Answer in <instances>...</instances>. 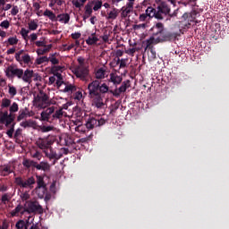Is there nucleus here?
<instances>
[{
	"label": "nucleus",
	"instance_id": "obj_1",
	"mask_svg": "<svg viewBox=\"0 0 229 229\" xmlns=\"http://www.w3.org/2000/svg\"><path fill=\"white\" fill-rule=\"evenodd\" d=\"M149 32L152 36L144 42V45H146L145 51L149 50L153 57L157 55L154 45L174 41L178 37L176 32L165 31L162 22H157L154 25Z\"/></svg>",
	"mask_w": 229,
	"mask_h": 229
},
{
	"label": "nucleus",
	"instance_id": "obj_2",
	"mask_svg": "<svg viewBox=\"0 0 229 229\" xmlns=\"http://www.w3.org/2000/svg\"><path fill=\"white\" fill-rule=\"evenodd\" d=\"M89 98L92 99L93 105L98 109H104L106 107V94L109 92V87L106 83H101L99 80L92 81L88 85Z\"/></svg>",
	"mask_w": 229,
	"mask_h": 229
},
{
	"label": "nucleus",
	"instance_id": "obj_3",
	"mask_svg": "<svg viewBox=\"0 0 229 229\" xmlns=\"http://www.w3.org/2000/svg\"><path fill=\"white\" fill-rule=\"evenodd\" d=\"M30 157L33 159L23 158L22 165L26 169L34 168L37 171H43L45 173L50 171L51 165L47 160L40 161L43 155L39 150L31 151ZM38 161L40 162L38 163Z\"/></svg>",
	"mask_w": 229,
	"mask_h": 229
},
{
	"label": "nucleus",
	"instance_id": "obj_4",
	"mask_svg": "<svg viewBox=\"0 0 229 229\" xmlns=\"http://www.w3.org/2000/svg\"><path fill=\"white\" fill-rule=\"evenodd\" d=\"M77 61L79 64L75 66L73 73L81 81H86L89 75V65L86 64L85 58L82 56H79Z\"/></svg>",
	"mask_w": 229,
	"mask_h": 229
},
{
	"label": "nucleus",
	"instance_id": "obj_5",
	"mask_svg": "<svg viewBox=\"0 0 229 229\" xmlns=\"http://www.w3.org/2000/svg\"><path fill=\"white\" fill-rule=\"evenodd\" d=\"M14 182L21 189L33 190L36 183L34 176H30L27 178H22L21 176H17L14 178Z\"/></svg>",
	"mask_w": 229,
	"mask_h": 229
},
{
	"label": "nucleus",
	"instance_id": "obj_6",
	"mask_svg": "<svg viewBox=\"0 0 229 229\" xmlns=\"http://www.w3.org/2000/svg\"><path fill=\"white\" fill-rule=\"evenodd\" d=\"M33 102L37 107L41 109H45L50 106L49 97L43 90H40L39 93L35 96Z\"/></svg>",
	"mask_w": 229,
	"mask_h": 229
},
{
	"label": "nucleus",
	"instance_id": "obj_7",
	"mask_svg": "<svg viewBox=\"0 0 229 229\" xmlns=\"http://www.w3.org/2000/svg\"><path fill=\"white\" fill-rule=\"evenodd\" d=\"M26 212L29 214L41 215L44 213V209L38 200H29L27 202V208L21 211V215H24Z\"/></svg>",
	"mask_w": 229,
	"mask_h": 229
},
{
	"label": "nucleus",
	"instance_id": "obj_8",
	"mask_svg": "<svg viewBox=\"0 0 229 229\" xmlns=\"http://www.w3.org/2000/svg\"><path fill=\"white\" fill-rule=\"evenodd\" d=\"M23 75V69L18 68L16 65L11 64L9 65L5 70V76L9 80H13L14 78H17L18 80H21Z\"/></svg>",
	"mask_w": 229,
	"mask_h": 229
},
{
	"label": "nucleus",
	"instance_id": "obj_9",
	"mask_svg": "<svg viewBox=\"0 0 229 229\" xmlns=\"http://www.w3.org/2000/svg\"><path fill=\"white\" fill-rule=\"evenodd\" d=\"M15 60L21 64L22 63L26 65H30L33 64L30 55L25 53L24 50H20L15 53Z\"/></svg>",
	"mask_w": 229,
	"mask_h": 229
},
{
	"label": "nucleus",
	"instance_id": "obj_10",
	"mask_svg": "<svg viewBox=\"0 0 229 229\" xmlns=\"http://www.w3.org/2000/svg\"><path fill=\"white\" fill-rule=\"evenodd\" d=\"M13 123V116L8 114V111L2 112L0 111V123L4 124L6 128Z\"/></svg>",
	"mask_w": 229,
	"mask_h": 229
},
{
	"label": "nucleus",
	"instance_id": "obj_11",
	"mask_svg": "<svg viewBox=\"0 0 229 229\" xmlns=\"http://www.w3.org/2000/svg\"><path fill=\"white\" fill-rule=\"evenodd\" d=\"M36 73L33 72V70L27 69L23 71L22 77L21 80H22L24 82L30 84L32 82V78L35 77ZM39 76L38 74L36 75L35 81H38Z\"/></svg>",
	"mask_w": 229,
	"mask_h": 229
},
{
	"label": "nucleus",
	"instance_id": "obj_12",
	"mask_svg": "<svg viewBox=\"0 0 229 229\" xmlns=\"http://www.w3.org/2000/svg\"><path fill=\"white\" fill-rule=\"evenodd\" d=\"M36 145L38 147L39 149L43 150V152L50 148V142L47 139L45 138L37 139Z\"/></svg>",
	"mask_w": 229,
	"mask_h": 229
},
{
	"label": "nucleus",
	"instance_id": "obj_13",
	"mask_svg": "<svg viewBox=\"0 0 229 229\" xmlns=\"http://www.w3.org/2000/svg\"><path fill=\"white\" fill-rule=\"evenodd\" d=\"M50 152H48L47 149L44 150V153L47 158H49L50 161L54 160L52 165H55L56 161L60 159V157L56 154L55 151L52 149L51 147H49Z\"/></svg>",
	"mask_w": 229,
	"mask_h": 229
},
{
	"label": "nucleus",
	"instance_id": "obj_14",
	"mask_svg": "<svg viewBox=\"0 0 229 229\" xmlns=\"http://www.w3.org/2000/svg\"><path fill=\"white\" fill-rule=\"evenodd\" d=\"M123 77L118 75L116 72L110 73L109 82L113 83L114 86H118L122 83Z\"/></svg>",
	"mask_w": 229,
	"mask_h": 229
},
{
	"label": "nucleus",
	"instance_id": "obj_15",
	"mask_svg": "<svg viewBox=\"0 0 229 229\" xmlns=\"http://www.w3.org/2000/svg\"><path fill=\"white\" fill-rule=\"evenodd\" d=\"M127 62H128L127 58H122V59L117 58V59H114L112 64H114V67H116L120 64V69H124L127 66Z\"/></svg>",
	"mask_w": 229,
	"mask_h": 229
},
{
	"label": "nucleus",
	"instance_id": "obj_16",
	"mask_svg": "<svg viewBox=\"0 0 229 229\" xmlns=\"http://www.w3.org/2000/svg\"><path fill=\"white\" fill-rule=\"evenodd\" d=\"M74 125H76L75 131L79 133L84 134L88 131L87 124H82L81 122H75Z\"/></svg>",
	"mask_w": 229,
	"mask_h": 229
},
{
	"label": "nucleus",
	"instance_id": "obj_17",
	"mask_svg": "<svg viewBox=\"0 0 229 229\" xmlns=\"http://www.w3.org/2000/svg\"><path fill=\"white\" fill-rule=\"evenodd\" d=\"M86 126L88 130H92L95 127H98V118L90 116L86 123Z\"/></svg>",
	"mask_w": 229,
	"mask_h": 229
},
{
	"label": "nucleus",
	"instance_id": "obj_18",
	"mask_svg": "<svg viewBox=\"0 0 229 229\" xmlns=\"http://www.w3.org/2000/svg\"><path fill=\"white\" fill-rule=\"evenodd\" d=\"M21 127L27 129V128H34L36 126V121L32 120V119H29L26 121H22L20 123Z\"/></svg>",
	"mask_w": 229,
	"mask_h": 229
},
{
	"label": "nucleus",
	"instance_id": "obj_19",
	"mask_svg": "<svg viewBox=\"0 0 229 229\" xmlns=\"http://www.w3.org/2000/svg\"><path fill=\"white\" fill-rule=\"evenodd\" d=\"M92 13H93L92 5L91 4L88 3L85 5V13L83 15V21H86L87 19H89Z\"/></svg>",
	"mask_w": 229,
	"mask_h": 229
},
{
	"label": "nucleus",
	"instance_id": "obj_20",
	"mask_svg": "<svg viewBox=\"0 0 229 229\" xmlns=\"http://www.w3.org/2000/svg\"><path fill=\"white\" fill-rule=\"evenodd\" d=\"M158 10L159 13H163V14H169L171 12V9L169 7V5L165 3H162L159 6H158Z\"/></svg>",
	"mask_w": 229,
	"mask_h": 229
},
{
	"label": "nucleus",
	"instance_id": "obj_21",
	"mask_svg": "<svg viewBox=\"0 0 229 229\" xmlns=\"http://www.w3.org/2000/svg\"><path fill=\"white\" fill-rule=\"evenodd\" d=\"M37 177V189H43V188H47V184L44 182V177L42 175H36Z\"/></svg>",
	"mask_w": 229,
	"mask_h": 229
},
{
	"label": "nucleus",
	"instance_id": "obj_22",
	"mask_svg": "<svg viewBox=\"0 0 229 229\" xmlns=\"http://www.w3.org/2000/svg\"><path fill=\"white\" fill-rule=\"evenodd\" d=\"M57 19L59 22L68 24V22L70 21V14L69 13L58 14Z\"/></svg>",
	"mask_w": 229,
	"mask_h": 229
},
{
	"label": "nucleus",
	"instance_id": "obj_23",
	"mask_svg": "<svg viewBox=\"0 0 229 229\" xmlns=\"http://www.w3.org/2000/svg\"><path fill=\"white\" fill-rule=\"evenodd\" d=\"M99 41L98 38L96 37V33H92L91 36L89 37L88 39H86V43L89 46H94L97 45V43Z\"/></svg>",
	"mask_w": 229,
	"mask_h": 229
},
{
	"label": "nucleus",
	"instance_id": "obj_24",
	"mask_svg": "<svg viewBox=\"0 0 229 229\" xmlns=\"http://www.w3.org/2000/svg\"><path fill=\"white\" fill-rule=\"evenodd\" d=\"M19 110V106L16 102H13L12 104V106L9 107V112L10 114H8V115H13V122L15 120V114L14 113H17Z\"/></svg>",
	"mask_w": 229,
	"mask_h": 229
},
{
	"label": "nucleus",
	"instance_id": "obj_25",
	"mask_svg": "<svg viewBox=\"0 0 229 229\" xmlns=\"http://www.w3.org/2000/svg\"><path fill=\"white\" fill-rule=\"evenodd\" d=\"M25 209V208L23 206H21V204H19L15 209H13V211H11V216L14 217L17 216L19 215V213L21 214V212H23V210Z\"/></svg>",
	"mask_w": 229,
	"mask_h": 229
},
{
	"label": "nucleus",
	"instance_id": "obj_26",
	"mask_svg": "<svg viewBox=\"0 0 229 229\" xmlns=\"http://www.w3.org/2000/svg\"><path fill=\"white\" fill-rule=\"evenodd\" d=\"M52 48V45H46L45 47H43L42 48H38L37 50V54L38 55H44L45 54L48 53Z\"/></svg>",
	"mask_w": 229,
	"mask_h": 229
},
{
	"label": "nucleus",
	"instance_id": "obj_27",
	"mask_svg": "<svg viewBox=\"0 0 229 229\" xmlns=\"http://www.w3.org/2000/svg\"><path fill=\"white\" fill-rule=\"evenodd\" d=\"M35 191H36L38 197L40 199H44L45 194H46L47 191V187H43V188H35Z\"/></svg>",
	"mask_w": 229,
	"mask_h": 229
},
{
	"label": "nucleus",
	"instance_id": "obj_28",
	"mask_svg": "<svg viewBox=\"0 0 229 229\" xmlns=\"http://www.w3.org/2000/svg\"><path fill=\"white\" fill-rule=\"evenodd\" d=\"M191 24L190 22H187L185 21H181L179 24L181 33L183 34V32H185L187 30H189L191 28Z\"/></svg>",
	"mask_w": 229,
	"mask_h": 229
},
{
	"label": "nucleus",
	"instance_id": "obj_29",
	"mask_svg": "<svg viewBox=\"0 0 229 229\" xmlns=\"http://www.w3.org/2000/svg\"><path fill=\"white\" fill-rule=\"evenodd\" d=\"M89 4H91V6L94 5L93 10L95 12H98V10H100L103 5L102 1H99V0H98V1L93 0V1L89 2Z\"/></svg>",
	"mask_w": 229,
	"mask_h": 229
},
{
	"label": "nucleus",
	"instance_id": "obj_30",
	"mask_svg": "<svg viewBox=\"0 0 229 229\" xmlns=\"http://www.w3.org/2000/svg\"><path fill=\"white\" fill-rule=\"evenodd\" d=\"M44 16L48 17L49 20L52 21H57L56 15L52 11H50L48 9H47L44 12Z\"/></svg>",
	"mask_w": 229,
	"mask_h": 229
},
{
	"label": "nucleus",
	"instance_id": "obj_31",
	"mask_svg": "<svg viewBox=\"0 0 229 229\" xmlns=\"http://www.w3.org/2000/svg\"><path fill=\"white\" fill-rule=\"evenodd\" d=\"M119 15V10L116 9V8H114L113 11H111L109 13H108V16H107V20H116V18L118 17Z\"/></svg>",
	"mask_w": 229,
	"mask_h": 229
},
{
	"label": "nucleus",
	"instance_id": "obj_32",
	"mask_svg": "<svg viewBox=\"0 0 229 229\" xmlns=\"http://www.w3.org/2000/svg\"><path fill=\"white\" fill-rule=\"evenodd\" d=\"M106 77V71L104 68H99L96 72L97 80H103Z\"/></svg>",
	"mask_w": 229,
	"mask_h": 229
},
{
	"label": "nucleus",
	"instance_id": "obj_33",
	"mask_svg": "<svg viewBox=\"0 0 229 229\" xmlns=\"http://www.w3.org/2000/svg\"><path fill=\"white\" fill-rule=\"evenodd\" d=\"M130 87V81L127 80L122 83V86L118 88L121 93L126 92L127 89Z\"/></svg>",
	"mask_w": 229,
	"mask_h": 229
},
{
	"label": "nucleus",
	"instance_id": "obj_34",
	"mask_svg": "<svg viewBox=\"0 0 229 229\" xmlns=\"http://www.w3.org/2000/svg\"><path fill=\"white\" fill-rule=\"evenodd\" d=\"M56 54H50L48 57V62H51L52 65L59 64V59L55 57Z\"/></svg>",
	"mask_w": 229,
	"mask_h": 229
},
{
	"label": "nucleus",
	"instance_id": "obj_35",
	"mask_svg": "<svg viewBox=\"0 0 229 229\" xmlns=\"http://www.w3.org/2000/svg\"><path fill=\"white\" fill-rule=\"evenodd\" d=\"M27 226V220H18L15 224L16 229H26Z\"/></svg>",
	"mask_w": 229,
	"mask_h": 229
},
{
	"label": "nucleus",
	"instance_id": "obj_36",
	"mask_svg": "<svg viewBox=\"0 0 229 229\" xmlns=\"http://www.w3.org/2000/svg\"><path fill=\"white\" fill-rule=\"evenodd\" d=\"M3 173L4 176L9 175L10 174L13 173V169L12 168V166L10 165H5L3 167Z\"/></svg>",
	"mask_w": 229,
	"mask_h": 229
},
{
	"label": "nucleus",
	"instance_id": "obj_37",
	"mask_svg": "<svg viewBox=\"0 0 229 229\" xmlns=\"http://www.w3.org/2000/svg\"><path fill=\"white\" fill-rule=\"evenodd\" d=\"M39 129L41 132L46 133L52 131L54 130V126L52 125H39Z\"/></svg>",
	"mask_w": 229,
	"mask_h": 229
},
{
	"label": "nucleus",
	"instance_id": "obj_38",
	"mask_svg": "<svg viewBox=\"0 0 229 229\" xmlns=\"http://www.w3.org/2000/svg\"><path fill=\"white\" fill-rule=\"evenodd\" d=\"M64 91V93H69V92L73 93L77 91V88L74 85L69 84V85H66Z\"/></svg>",
	"mask_w": 229,
	"mask_h": 229
},
{
	"label": "nucleus",
	"instance_id": "obj_39",
	"mask_svg": "<svg viewBox=\"0 0 229 229\" xmlns=\"http://www.w3.org/2000/svg\"><path fill=\"white\" fill-rule=\"evenodd\" d=\"M157 10L155 8H153L152 6L148 7V9L146 10V14L148 15V17L149 18H154L155 14H156Z\"/></svg>",
	"mask_w": 229,
	"mask_h": 229
},
{
	"label": "nucleus",
	"instance_id": "obj_40",
	"mask_svg": "<svg viewBox=\"0 0 229 229\" xmlns=\"http://www.w3.org/2000/svg\"><path fill=\"white\" fill-rule=\"evenodd\" d=\"M14 127H15V123L14 122H13L11 124H10V129L9 130H7V131H6V134L8 135V137L10 138V139H13V132H14Z\"/></svg>",
	"mask_w": 229,
	"mask_h": 229
},
{
	"label": "nucleus",
	"instance_id": "obj_41",
	"mask_svg": "<svg viewBox=\"0 0 229 229\" xmlns=\"http://www.w3.org/2000/svg\"><path fill=\"white\" fill-rule=\"evenodd\" d=\"M122 13H121V17L123 19H125L128 17V15L131 13L130 9L125 8V6L122 7Z\"/></svg>",
	"mask_w": 229,
	"mask_h": 229
},
{
	"label": "nucleus",
	"instance_id": "obj_42",
	"mask_svg": "<svg viewBox=\"0 0 229 229\" xmlns=\"http://www.w3.org/2000/svg\"><path fill=\"white\" fill-rule=\"evenodd\" d=\"M28 25H29V30H30V31H35V30H37V29H38V23L33 20V21H30L29 23H28Z\"/></svg>",
	"mask_w": 229,
	"mask_h": 229
},
{
	"label": "nucleus",
	"instance_id": "obj_43",
	"mask_svg": "<svg viewBox=\"0 0 229 229\" xmlns=\"http://www.w3.org/2000/svg\"><path fill=\"white\" fill-rule=\"evenodd\" d=\"M10 200L11 197L9 193H4V195H2L1 201L4 205H6L8 202H10Z\"/></svg>",
	"mask_w": 229,
	"mask_h": 229
},
{
	"label": "nucleus",
	"instance_id": "obj_44",
	"mask_svg": "<svg viewBox=\"0 0 229 229\" xmlns=\"http://www.w3.org/2000/svg\"><path fill=\"white\" fill-rule=\"evenodd\" d=\"M11 103H12L11 99L4 98L2 99L1 106L3 108H7L11 106Z\"/></svg>",
	"mask_w": 229,
	"mask_h": 229
},
{
	"label": "nucleus",
	"instance_id": "obj_45",
	"mask_svg": "<svg viewBox=\"0 0 229 229\" xmlns=\"http://www.w3.org/2000/svg\"><path fill=\"white\" fill-rule=\"evenodd\" d=\"M44 63H48V57L47 56H41L39 58H37V60H36V64L38 65H41Z\"/></svg>",
	"mask_w": 229,
	"mask_h": 229
},
{
	"label": "nucleus",
	"instance_id": "obj_46",
	"mask_svg": "<svg viewBox=\"0 0 229 229\" xmlns=\"http://www.w3.org/2000/svg\"><path fill=\"white\" fill-rule=\"evenodd\" d=\"M64 69L63 66H60V65H53L51 67V72L53 74H55V73H58L59 72H62Z\"/></svg>",
	"mask_w": 229,
	"mask_h": 229
},
{
	"label": "nucleus",
	"instance_id": "obj_47",
	"mask_svg": "<svg viewBox=\"0 0 229 229\" xmlns=\"http://www.w3.org/2000/svg\"><path fill=\"white\" fill-rule=\"evenodd\" d=\"M38 226V224H33V222H30V219H27V224L25 229H35Z\"/></svg>",
	"mask_w": 229,
	"mask_h": 229
},
{
	"label": "nucleus",
	"instance_id": "obj_48",
	"mask_svg": "<svg viewBox=\"0 0 229 229\" xmlns=\"http://www.w3.org/2000/svg\"><path fill=\"white\" fill-rule=\"evenodd\" d=\"M7 41H8V44H9L10 46H15V45H17L18 42H19V40H18V38H17L16 36H15V37H10V38L7 39Z\"/></svg>",
	"mask_w": 229,
	"mask_h": 229
},
{
	"label": "nucleus",
	"instance_id": "obj_49",
	"mask_svg": "<svg viewBox=\"0 0 229 229\" xmlns=\"http://www.w3.org/2000/svg\"><path fill=\"white\" fill-rule=\"evenodd\" d=\"M9 88V94L12 98L15 97L17 95V90L14 86L8 85Z\"/></svg>",
	"mask_w": 229,
	"mask_h": 229
},
{
	"label": "nucleus",
	"instance_id": "obj_50",
	"mask_svg": "<svg viewBox=\"0 0 229 229\" xmlns=\"http://www.w3.org/2000/svg\"><path fill=\"white\" fill-rule=\"evenodd\" d=\"M26 117H27V113L24 110H21L19 113V115L17 116V122H21Z\"/></svg>",
	"mask_w": 229,
	"mask_h": 229
},
{
	"label": "nucleus",
	"instance_id": "obj_51",
	"mask_svg": "<svg viewBox=\"0 0 229 229\" xmlns=\"http://www.w3.org/2000/svg\"><path fill=\"white\" fill-rule=\"evenodd\" d=\"M63 117V110L58 109L55 111V113L53 114L54 119H61Z\"/></svg>",
	"mask_w": 229,
	"mask_h": 229
},
{
	"label": "nucleus",
	"instance_id": "obj_52",
	"mask_svg": "<svg viewBox=\"0 0 229 229\" xmlns=\"http://www.w3.org/2000/svg\"><path fill=\"white\" fill-rule=\"evenodd\" d=\"M29 33H30V30H26L25 28H22V29L21 30V36L22 37V38H23L24 40L27 39Z\"/></svg>",
	"mask_w": 229,
	"mask_h": 229
},
{
	"label": "nucleus",
	"instance_id": "obj_53",
	"mask_svg": "<svg viewBox=\"0 0 229 229\" xmlns=\"http://www.w3.org/2000/svg\"><path fill=\"white\" fill-rule=\"evenodd\" d=\"M50 116L46 113V111L41 112L40 121L42 122H49Z\"/></svg>",
	"mask_w": 229,
	"mask_h": 229
},
{
	"label": "nucleus",
	"instance_id": "obj_54",
	"mask_svg": "<svg viewBox=\"0 0 229 229\" xmlns=\"http://www.w3.org/2000/svg\"><path fill=\"white\" fill-rule=\"evenodd\" d=\"M73 98H74L75 100L80 101V100L82 98V92H81V90L76 91V92L73 94Z\"/></svg>",
	"mask_w": 229,
	"mask_h": 229
},
{
	"label": "nucleus",
	"instance_id": "obj_55",
	"mask_svg": "<svg viewBox=\"0 0 229 229\" xmlns=\"http://www.w3.org/2000/svg\"><path fill=\"white\" fill-rule=\"evenodd\" d=\"M0 27L7 30L10 27V23L7 20H4L0 23Z\"/></svg>",
	"mask_w": 229,
	"mask_h": 229
},
{
	"label": "nucleus",
	"instance_id": "obj_56",
	"mask_svg": "<svg viewBox=\"0 0 229 229\" xmlns=\"http://www.w3.org/2000/svg\"><path fill=\"white\" fill-rule=\"evenodd\" d=\"M108 93L113 94L115 98L120 97V95L122 94V93L119 91V89H115L114 90H112V89H109V92H108Z\"/></svg>",
	"mask_w": 229,
	"mask_h": 229
},
{
	"label": "nucleus",
	"instance_id": "obj_57",
	"mask_svg": "<svg viewBox=\"0 0 229 229\" xmlns=\"http://www.w3.org/2000/svg\"><path fill=\"white\" fill-rule=\"evenodd\" d=\"M21 135V128H18L15 132H14V135H13V138L15 139V142H17L18 140V137H20Z\"/></svg>",
	"mask_w": 229,
	"mask_h": 229
},
{
	"label": "nucleus",
	"instance_id": "obj_58",
	"mask_svg": "<svg viewBox=\"0 0 229 229\" xmlns=\"http://www.w3.org/2000/svg\"><path fill=\"white\" fill-rule=\"evenodd\" d=\"M104 124H106V120L104 118H97V126L100 127L103 126Z\"/></svg>",
	"mask_w": 229,
	"mask_h": 229
},
{
	"label": "nucleus",
	"instance_id": "obj_59",
	"mask_svg": "<svg viewBox=\"0 0 229 229\" xmlns=\"http://www.w3.org/2000/svg\"><path fill=\"white\" fill-rule=\"evenodd\" d=\"M45 112L50 117L51 114H53L55 113V106H51V107L47 108V110Z\"/></svg>",
	"mask_w": 229,
	"mask_h": 229
},
{
	"label": "nucleus",
	"instance_id": "obj_60",
	"mask_svg": "<svg viewBox=\"0 0 229 229\" xmlns=\"http://www.w3.org/2000/svg\"><path fill=\"white\" fill-rule=\"evenodd\" d=\"M19 13V8L17 5H14L11 11L13 16H16Z\"/></svg>",
	"mask_w": 229,
	"mask_h": 229
},
{
	"label": "nucleus",
	"instance_id": "obj_61",
	"mask_svg": "<svg viewBox=\"0 0 229 229\" xmlns=\"http://www.w3.org/2000/svg\"><path fill=\"white\" fill-rule=\"evenodd\" d=\"M163 13H161L159 10L158 12L156 11V14H155V18L159 20V21H162L164 19L163 15H162Z\"/></svg>",
	"mask_w": 229,
	"mask_h": 229
},
{
	"label": "nucleus",
	"instance_id": "obj_62",
	"mask_svg": "<svg viewBox=\"0 0 229 229\" xmlns=\"http://www.w3.org/2000/svg\"><path fill=\"white\" fill-rule=\"evenodd\" d=\"M81 37V32H75L72 34V38L74 40L80 39Z\"/></svg>",
	"mask_w": 229,
	"mask_h": 229
},
{
	"label": "nucleus",
	"instance_id": "obj_63",
	"mask_svg": "<svg viewBox=\"0 0 229 229\" xmlns=\"http://www.w3.org/2000/svg\"><path fill=\"white\" fill-rule=\"evenodd\" d=\"M136 51L137 49L135 47L129 48L128 50H126V54L133 56Z\"/></svg>",
	"mask_w": 229,
	"mask_h": 229
},
{
	"label": "nucleus",
	"instance_id": "obj_64",
	"mask_svg": "<svg viewBox=\"0 0 229 229\" xmlns=\"http://www.w3.org/2000/svg\"><path fill=\"white\" fill-rule=\"evenodd\" d=\"M9 226H10L9 222H7V220H3L2 229H8Z\"/></svg>",
	"mask_w": 229,
	"mask_h": 229
}]
</instances>
